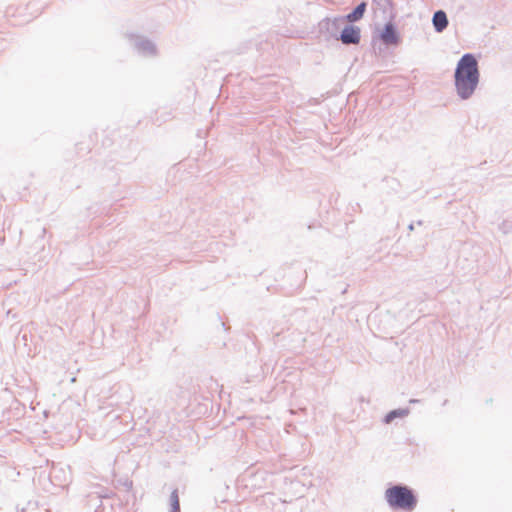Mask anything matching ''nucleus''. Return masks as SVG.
<instances>
[{
	"label": "nucleus",
	"instance_id": "obj_2",
	"mask_svg": "<svg viewBox=\"0 0 512 512\" xmlns=\"http://www.w3.org/2000/svg\"><path fill=\"white\" fill-rule=\"evenodd\" d=\"M384 499L394 512H413L418 504L415 490L403 483L389 485L385 490Z\"/></svg>",
	"mask_w": 512,
	"mask_h": 512
},
{
	"label": "nucleus",
	"instance_id": "obj_16",
	"mask_svg": "<svg viewBox=\"0 0 512 512\" xmlns=\"http://www.w3.org/2000/svg\"><path fill=\"white\" fill-rule=\"evenodd\" d=\"M5 241V238H0V243H3Z\"/></svg>",
	"mask_w": 512,
	"mask_h": 512
},
{
	"label": "nucleus",
	"instance_id": "obj_3",
	"mask_svg": "<svg viewBox=\"0 0 512 512\" xmlns=\"http://www.w3.org/2000/svg\"><path fill=\"white\" fill-rule=\"evenodd\" d=\"M344 22L345 18L342 16L334 18L326 17L318 23L319 33L323 35L326 40H338V36L341 32Z\"/></svg>",
	"mask_w": 512,
	"mask_h": 512
},
{
	"label": "nucleus",
	"instance_id": "obj_8",
	"mask_svg": "<svg viewBox=\"0 0 512 512\" xmlns=\"http://www.w3.org/2000/svg\"><path fill=\"white\" fill-rule=\"evenodd\" d=\"M432 24L437 33H442L449 24L447 14L444 10H437L433 13Z\"/></svg>",
	"mask_w": 512,
	"mask_h": 512
},
{
	"label": "nucleus",
	"instance_id": "obj_13",
	"mask_svg": "<svg viewBox=\"0 0 512 512\" xmlns=\"http://www.w3.org/2000/svg\"><path fill=\"white\" fill-rule=\"evenodd\" d=\"M121 484L125 487V489L127 491L132 489V486H133V482L131 480H129V479H125L123 482L121 481Z\"/></svg>",
	"mask_w": 512,
	"mask_h": 512
},
{
	"label": "nucleus",
	"instance_id": "obj_5",
	"mask_svg": "<svg viewBox=\"0 0 512 512\" xmlns=\"http://www.w3.org/2000/svg\"><path fill=\"white\" fill-rule=\"evenodd\" d=\"M338 40L344 45H357L361 40V30L358 26L347 24L341 29Z\"/></svg>",
	"mask_w": 512,
	"mask_h": 512
},
{
	"label": "nucleus",
	"instance_id": "obj_14",
	"mask_svg": "<svg viewBox=\"0 0 512 512\" xmlns=\"http://www.w3.org/2000/svg\"><path fill=\"white\" fill-rule=\"evenodd\" d=\"M408 229H409L410 231H413V230H414V224H413V223H411V224L408 226Z\"/></svg>",
	"mask_w": 512,
	"mask_h": 512
},
{
	"label": "nucleus",
	"instance_id": "obj_15",
	"mask_svg": "<svg viewBox=\"0 0 512 512\" xmlns=\"http://www.w3.org/2000/svg\"><path fill=\"white\" fill-rule=\"evenodd\" d=\"M409 402H410V403H416V402H419V400H417V399H411Z\"/></svg>",
	"mask_w": 512,
	"mask_h": 512
},
{
	"label": "nucleus",
	"instance_id": "obj_4",
	"mask_svg": "<svg viewBox=\"0 0 512 512\" xmlns=\"http://www.w3.org/2000/svg\"><path fill=\"white\" fill-rule=\"evenodd\" d=\"M393 20L394 19L389 18V21L384 24L382 30L379 32V40L386 47H397L402 42L401 35Z\"/></svg>",
	"mask_w": 512,
	"mask_h": 512
},
{
	"label": "nucleus",
	"instance_id": "obj_9",
	"mask_svg": "<svg viewBox=\"0 0 512 512\" xmlns=\"http://www.w3.org/2000/svg\"><path fill=\"white\" fill-rule=\"evenodd\" d=\"M366 8H367V3L362 1L359 4H357L350 13H348L346 16H342V17L345 18V21H347V22H350V23L357 22L363 18Z\"/></svg>",
	"mask_w": 512,
	"mask_h": 512
},
{
	"label": "nucleus",
	"instance_id": "obj_11",
	"mask_svg": "<svg viewBox=\"0 0 512 512\" xmlns=\"http://www.w3.org/2000/svg\"><path fill=\"white\" fill-rule=\"evenodd\" d=\"M170 502V512H180V501H179V495L178 490L174 489L169 498Z\"/></svg>",
	"mask_w": 512,
	"mask_h": 512
},
{
	"label": "nucleus",
	"instance_id": "obj_12",
	"mask_svg": "<svg viewBox=\"0 0 512 512\" xmlns=\"http://www.w3.org/2000/svg\"><path fill=\"white\" fill-rule=\"evenodd\" d=\"M499 229L504 233L507 234L512 231V221L510 220H504L500 225Z\"/></svg>",
	"mask_w": 512,
	"mask_h": 512
},
{
	"label": "nucleus",
	"instance_id": "obj_6",
	"mask_svg": "<svg viewBox=\"0 0 512 512\" xmlns=\"http://www.w3.org/2000/svg\"><path fill=\"white\" fill-rule=\"evenodd\" d=\"M134 47L139 54L143 56H154L156 55V45L145 37H136L134 40Z\"/></svg>",
	"mask_w": 512,
	"mask_h": 512
},
{
	"label": "nucleus",
	"instance_id": "obj_10",
	"mask_svg": "<svg viewBox=\"0 0 512 512\" xmlns=\"http://www.w3.org/2000/svg\"><path fill=\"white\" fill-rule=\"evenodd\" d=\"M410 413L409 408H398L393 409L389 411L383 418V422L385 424H390L392 421H394L397 418H404L408 416Z\"/></svg>",
	"mask_w": 512,
	"mask_h": 512
},
{
	"label": "nucleus",
	"instance_id": "obj_1",
	"mask_svg": "<svg viewBox=\"0 0 512 512\" xmlns=\"http://www.w3.org/2000/svg\"><path fill=\"white\" fill-rule=\"evenodd\" d=\"M480 81L478 59L473 53L461 56L454 70V85L461 100H468L475 93Z\"/></svg>",
	"mask_w": 512,
	"mask_h": 512
},
{
	"label": "nucleus",
	"instance_id": "obj_7",
	"mask_svg": "<svg viewBox=\"0 0 512 512\" xmlns=\"http://www.w3.org/2000/svg\"><path fill=\"white\" fill-rule=\"evenodd\" d=\"M372 8L374 10L381 11L385 15H388V17L391 19L396 17V10L393 0H372Z\"/></svg>",
	"mask_w": 512,
	"mask_h": 512
}]
</instances>
